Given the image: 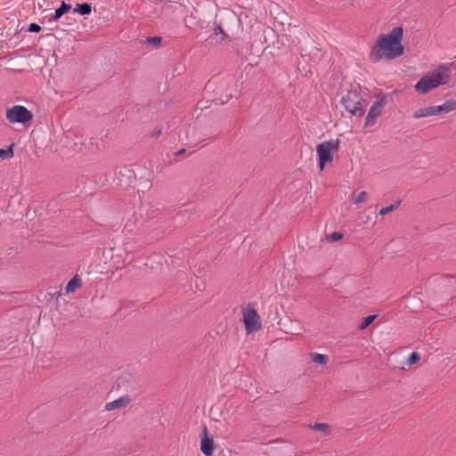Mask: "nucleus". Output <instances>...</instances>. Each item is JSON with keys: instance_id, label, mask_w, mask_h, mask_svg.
I'll return each mask as SVG.
<instances>
[{"instance_id": "22", "label": "nucleus", "mask_w": 456, "mask_h": 456, "mask_svg": "<svg viewBox=\"0 0 456 456\" xmlns=\"http://www.w3.org/2000/svg\"><path fill=\"white\" fill-rule=\"evenodd\" d=\"M161 43V37H150L145 39L146 45H152L154 46L159 45Z\"/></svg>"}, {"instance_id": "8", "label": "nucleus", "mask_w": 456, "mask_h": 456, "mask_svg": "<svg viewBox=\"0 0 456 456\" xmlns=\"http://www.w3.org/2000/svg\"><path fill=\"white\" fill-rule=\"evenodd\" d=\"M243 322L248 334L254 333L262 327L260 315H243Z\"/></svg>"}, {"instance_id": "14", "label": "nucleus", "mask_w": 456, "mask_h": 456, "mask_svg": "<svg viewBox=\"0 0 456 456\" xmlns=\"http://www.w3.org/2000/svg\"><path fill=\"white\" fill-rule=\"evenodd\" d=\"M70 9H71V5L70 4H68L65 2H62L61 6L55 10L54 14H53L52 20H57L63 14L68 12Z\"/></svg>"}, {"instance_id": "30", "label": "nucleus", "mask_w": 456, "mask_h": 456, "mask_svg": "<svg viewBox=\"0 0 456 456\" xmlns=\"http://www.w3.org/2000/svg\"><path fill=\"white\" fill-rule=\"evenodd\" d=\"M444 281H448V282H451V281H452V280H453V277H452V276H450V277H449V276H446V277H444Z\"/></svg>"}, {"instance_id": "18", "label": "nucleus", "mask_w": 456, "mask_h": 456, "mask_svg": "<svg viewBox=\"0 0 456 456\" xmlns=\"http://www.w3.org/2000/svg\"><path fill=\"white\" fill-rule=\"evenodd\" d=\"M313 429L323 432L325 435L330 434V426L325 423H315L311 427Z\"/></svg>"}, {"instance_id": "20", "label": "nucleus", "mask_w": 456, "mask_h": 456, "mask_svg": "<svg viewBox=\"0 0 456 456\" xmlns=\"http://www.w3.org/2000/svg\"><path fill=\"white\" fill-rule=\"evenodd\" d=\"M419 360H420V354L417 352H412L410 354L406 363H407V365L411 366L413 364H416Z\"/></svg>"}, {"instance_id": "12", "label": "nucleus", "mask_w": 456, "mask_h": 456, "mask_svg": "<svg viewBox=\"0 0 456 456\" xmlns=\"http://www.w3.org/2000/svg\"><path fill=\"white\" fill-rule=\"evenodd\" d=\"M456 109V102L452 100L446 101L442 105L436 106V115L440 112L448 113Z\"/></svg>"}, {"instance_id": "9", "label": "nucleus", "mask_w": 456, "mask_h": 456, "mask_svg": "<svg viewBox=\"0 0 456 456\" xmlns=\"http://www.w3.org/2000/svg\"><path fill=\"white\" fill-rule=\"evenodd\" d=\"M130 403V397L128 395L121 396L114 401L109 402L105 404L106 411H112L126 407Z\"/></svg>"}, {"instance_id": "4", "label": "nucleus", "mask_w": 456, "mask_h": 456, "mask_svg": "<svg viewBox=\"0 0 456 456\" xmlns=\"http://www.w3.org/2000/svg\"><path fill=\"white\" fill-rule=\"evenodd\" d=\"M338 149V141H327L317 145L316 151L318 155V166L320 170H323L325 165L332 160V151Z\"/></svg>"}, {"instance_id": "6", "label": "nucleus", "mask_w": 456, "mask_h": 456, "mask_svg": "<svg viewBox=\"0 0 456 456\" xmlns=\"http://www.w3.org/2000/svg\"><path fill=\"white\" fill-rule=\"evenodd\" d=\"M386 104V98L382 97L380 100L376 101L370 107L365 120L366 126H371L374 125L378 117L380 116L382 110Z\"/></svg>"}, {"instance_id": "25", "label": "nucleus", "mask_w": 456, "mask_h": 456, "mask_svg": "<svg viewBox=\"0 0 456 456\" xmlns=\"http://www.w3.org/2000/svg\"><path fill=\"white\" fill-rule=\"evenodd\" d=\"M40 30H41V27L37 23H31V24H29L28 28V31H29V32L37 33Z\"/></svg>"}, {"instance_id": "26", "label": "nucleus", "mask_w": 456, "mask_h": 456, "mask_svg": "<svg viewBox=\"0 0 456 456\" xmlns=\"http://www.w3.org/2000/svg\"><path fill=\"white\" fill-rule=\"evenodd\" d=\"M53 291H49L47 294L52 297V298L55 297L56 301L61 296V291L58 290L56 288L53 289Z\"/></svg>"}, {"instance_id": "29", "label": "nucleus", "mask_w": 456, "mask_h": 456, "mask_svg": "<svg viewBox=\"0 0 456 456\" xmlns=\"http://www.w3.org/2000/svg\"><path fill=\"white\" fill-rule=\"evenodd\" d=\"M161 134V131L160 130H158V131H155L154 134H153V136H159Z\"/></svg>"}, {"instance_id": "7", "label": "nucleus", "mask_w": 456, "mask_h": 456, "mask_svg": "<svg viewBox=\"0 0 456 456\" xmlns=\"http://www.w3.org/2000/svg\"><path fill=\"white\" fill-rule=\"evenodd\" d=\"M215 449V442L212 438L208 437V428L204 427L201 435L200 451L205 456H212Z\"/></svg>"}, {"instance_id": "32", "label": "nucleus", "mask_w": 456, "mask_h": 456, "mask_svg": "<svg viewBox=\"0 0 456 456\" xmlns=\"http://www.w3.org/2000/svg\"><path fill=\"white\" fill-rule=\"evenodd\" d=\"M196 287H197L198 289L202 290V289L200 288V283H197Z\"/></svg>"}, {"instance_id": "21", "label": "nucleus", "mask_w": 456, "mask_h": 456, "mask_svg": "<svg viewBox=\"0 0 456 456\" xmlns=\"http://www.w3.org/2000/svg\"><path fill=\"white\" fill-rule=\"evenodd\" d=\"M399 204H400V201H397L395 204H391V205H389L387 207H384V208L379 209V214L380 216L387 215V214L392 212Z\"/></svg>"}, {"instance_id": "19", "label": "nucleus", "mask_w": 456, "mask_h": 456, "mask_svg": "<svg viewBox=\"0 0 456 456\" xmlns=\"http://www.w3.org/2000/svg\"><path fill=\"white\" fill-rule=\"evenodd\" d=\"M13 156L12 147L10 146L7 149H0V158L2 159H7Z\"/></svg>"}, {"instance_id": "31", "label": "nucleus", "mask_w": 456, "mask_h": 456, "mask_svg": "<svg viewBox=\"0 0 456 456\" xmlns=\"http://www.w3.org/2000/svg\"><path fill=\"white\" fill-rule=\"evenodd\" d=\"M183 152H184V149H182V150H180L179 151H177L175 154H176V155H181V154H183Z\"/></svg>"}, {"instance_id": "13", "label": "nucleus", "mask_w": 456, "mask_h": 456, "mask_svg": "<svg viewBox=\"0 0 456 456\" xmlns=\"http://www.w3.org/2000/svg\"><path fill=\"white\" fill-rule=\"evenodd\" d=\"M92 12V6L88 3L77 4L73 10V12L79 13L80 15H88Z\"/></svg>"}, {"instance_id": "16", "label": "nucleus", "mask_w": 456, "mask_h": 456, "mask_svg": "<svg viewBox=\"0 0 456 456\" xmlns=\"http://www.w3.org/2000/svg\"><path fill=\"white\" fill-rule=\"evenodd\" d=\"M240 314H257V309L256 308V305L253 303H244L240 307Z\"/></svg>"}, {"instance_id": "10", "label": "nucleus", "mask_w": 456, "mask_h": 456, "mask_svg": "<svg viewBox=\"0 0 456 456\" xmlns=\"http://www.w3.org/2000/svg\"><path fill=\"white\" fill-rule=\"evenodd\" d=\"M82 286V280L78 275L72 277L65 287L64 294H70L75 292L78 288Z\"/></svg>"}, {"instance_id": "5", "label": "nucleus", "mask_w": 456, "mask_h": 456, "mask_svg": "<svg viewBox=\"0 0 456 456\" xmlns=\"http://www.w3.org/2000/svg\"><path fill=\"white\" fill-rule=\"evenodd\" d=\"M361 96L356 91H349L341 99V103L345 109L353 116L362 117L364 113L361 106Z\"/></svg>"}, {"instance_id": "2", "label": "nucleus", "mask_w": 456, "mask_h": 456, "mask_svg": "<svg viewBox=\"0 0 456 456\" xmlns=\"http://www.w3.org/2000/svg\"><path fill=\"white\" fill-rule=\"evenodd\" d=\"M450 77L449 70L440 67L431 74L423 76L414 86L415 90L419 94H427L440 85H444Z\"/></svg>"}, {"instance_id": "28", "label": "nucleus", "mask_w": 456, "mask_h": 456, "mask_svg": "<svg viewBox=\"0 0 456 456\" xmlns=\"http://www.w3.org/2000/svg\"><path fill=\"white\" fill-rule=\"evenodd\" d=\"M229 97H228V94L225 95V100L224 99H215V102L216 104H224L227 101H228Z\"/></svg>"}, {"instance_id": "15", "label": "nucleus", "mask_w": 456, "mask_h": 456, "mask_svg": "<svg viewBox=\"0 0 456 456\" xmlns=\"http://www.w3.org/2000/svg\"><path fill=\"white\" fill-rule=\"evenodd\" d=\"M310 359L313 362L320 365H325L328 362V356L319 353H311Z\"/></svg>"}, {"instance_id": "11", "label": "nucleus", "mask_w": 456, "mask_h": 456, "mask_svg": "<svg viewBox=\"0 0 456 456\" xmlns=\"http://www.w3.org/2000/svg\"><path fill=\"white\" fill-rule=\"evenodd\" d=\"M436 106H429V107H425V108L417 110L413 114V118H420L436 116Z\"/></svg>"}, {"instance_id": "23", "label": "nucleus", "mask_w": 456, "mask_h": 456, "mask_svg": "<svg viewBox=\"0 0 456 456\" xmlns=\"http://www.w3.org/2000/svg\"><path fill=\"white\" fill-rule=\"evenodd\" d=\"M368 194L366 191H361L358 195H356L354 199V204H360L364 202L367 200Z\"/></svg>"}, {"instance_id": "3", "label": "nucleus", "mask_w": 456, "mask_h": 456, "mask_svg": "<svg viewBox=\"0 0 456 456\" xmlns=\"http://www.w3.org/2000/svg\"><path fill=\"white\" fill-rule=\"evenodd\" d=\"M5 118L11 124L20 123L27 126L32 121L33 114L25 106L14 105L6 110Z\"/></svg>"}, {"instance_id": "24", "label": "nucleus", "mask_w": 456, "mask_h": 456, "mask_svg": "<svg viewBox=\"0 0 456 456\" xmlns=\"http://www.w3.org/2000/svg\"><path fill=\"white\" fill-rule=\"evenodd\" d=\"M342 239V234L340 232H334L327 236V240L329 242H336Z\"/></svg>"}, {"instance_id": "1", "label": "nucleus", "mask_w": 456, "mask_h": 456, "mask_svg": "<svg viewBox=\"0 0 456 456\" xmlns=\"http://www.w3.org/2000/svg\"><path fill=\"white\" fill-rule=\"evenodd\" d=\"M403 37V29L402 27L394 28L387 35H379L370 52V61L378 62L383 57L393 60L403 55V46L401 43Z\"/></svg>"}, {"instance_id": "27", "label": "nucleus", "mask_w": 456, "mask_h": 456, "mask_svg": "<svg viewBox=\"0 0 456 456\" xmlns=\"http://www.w3.org/2000/svg\"><path fill=\"white\" fill-rule=\"evenodd\" d=\"M215 34L217 36V35H224V32L222 28V27L220 25H216V28H215Z\"/></svg>"}, {"instance_id": "33", "label": "nucleus", "mask_w": 456, "mask_h": 456, "mask_svg": "<svg viewBox=\"0 0 456 456\" xmlns=\"http://www.w3.org/2000/svg\"><path fill=\"white\" fill-rule=\"evenodd\" d=\"M127 173H131V171H130V170H127ZM130 176H131V175H130V174H128V175H127V177L129 178Z\"/></svg>"}, {"instance_id": "17", "label": "nucleus", "mask_w": 456, "mask_h": 456, "mask_svg": "<svg viewBox=\"0 0 456 456\" xmlns=\"http://www.w3.org/2000/svg\"><path fill=\"white\" fill-rule=\"evenodd\" d=\"M378 315H367V317L363 318L362 322L359 324L360 330L366 329L370 324H371Z\"/></svg>"}]
</instances>
